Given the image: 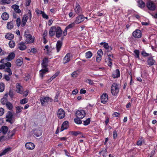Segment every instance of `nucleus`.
Returning <instances> with one entry per match:
<instances>
[{"label": "nucleus", "instance_id": "obj_58", "mask_svg": "<svg viewBox=\"0 0 157 157\" xmlns=\"http://www.w3.org/2000/svg\"><path fill=\"white\" fill-rule=\"evenodd\" d=\"M113 136L114 139H116L117 137V134L116 131L114 130L113 132Z\"/></svg>", "mask_w": 157, "mask_h": 157}, {"label": "nucleus", "instance_id": "obj_48", "mask_svg": "<svg viewBox=\"0 0 157 157\" xmlns=\"http://www.w3.org/2000/svg\"><path fill=\"white\" fill-rule=\"evenodd\" d=\"M90 122V119L89 118L87 119L86 121H84L83 122L84 125L85 126L88 125Z\"/></svg>", "mask_w": 157, "mask_h": 157}, {"label": "nucleus", "instance_id": "obj_44", "mask_svg": "<svg viewBox=\"0 0 157 157\" xmlns=\"http://www.w3.org/2000/svg\"><path fill=\"white\" fill-rule=\"evenodd\" d=\"M75 23L74 21L72 23H71L70 24L67 25V26H66V28L68 29H69L72 28L73 27L75 26Z\"/></svg>", "mask_w": 157, "mask_h": 157}, {"label": "nucleus", "instance_id": "obj_6", "mask_svg": "<svg viewBox=\"0 0 157 157\" xmlns=\"http://www.w3.org/2000/svg\"><path fill=\"white\" fill-rule=\"evenodd\" d=\"M147 7L150 10H154L156 8V6L155 3L151 1H149L147 3Z\"/></svg>", "mask_w": 157, "mask_h": 157}, {"label": "nucleus", "instance_id": "obj_12", "mask_svg": "<svg viewBox=\"0 0 157 157\" xmlns=\"http://www.w3.org/2000/svg\"><path fill=\"white\" fill-rule=\"evenodd\" d=\"M50 99L49 97H41L40 100L41 105H44L46 103L48 102Z\"/></svg>", "mask_w": 157, "mask_h": 157}, {"label": "nucleus", "instance_id": "obj_11", "mask_svg": "<svg viewBox=\"0 0 157 157\" xmlns=\"http://www.w3.org/2000/svg\"><path fill=\"white\" fill-rule=\"evenodd\" d=\"M58 117L60 119L63 118L65 116V113L62 109H59L57 112Z\"/></svg>", "mask_w": 157, "mask_h": 157}, {"label": "nucleus", "instance_id": "obj_32", "mask_svg": "<svg viewBox=\"0 0 157 157\" xmlns=\"http://www.w3.org/2000/svg\"><path fill=\"white\" fill-rule=\"evenodd\" d=\"M33 133L36 136L39 137L41 135L42 132L40 130H35L33 131Z\"/></svg>", "mask_w": 157, "mask_h": 157}, {"label": "nucleus", "instance_id": "obj_55", "mask_svg": "<svg viewBox=\"0 0 157 157\" xmlns=\"http://www.w3.org/2000/svg\"><path fill=\"white\" fill-rule=\"evenodd\" d=\"M59 95V93L58 92H57L56 93V95L55 97V101L56 102H57L58 101V97Z\"/></svg>", "mask_w": 157, "mask_h": 157}, {"label": "nucleus", "instance_id": "obj_59", "mask_svg": "<svg viewBox=\"0 0 157 157\" xmlns=\"http://www.w3.org/2000/svg\"><path fill=\"white\" fill-rule=\"evenodd\" d=\"M4 64L5 65V67L6 66L7 67V68H9L11 66V63L10 62H8L4 63Z\"/></svg>", "mask_w": 157, "mask_h": 157}, {"label": "nucleus", "instance_id": "obj_38", "mask_svg": "<svg viewBox=\"0 0 157 157\" xmlns=\"http://www.w3.org/2000/svg\"><path fill=\"white\" fill-rule=\"evenodd\" d=\"M99 154L103 156V157H106L107 155V150L106 149L102 150L99 152Z\"/></svg>", "mask_w": 157, "mask_h": 157}, {"label": "nucleus", "instance_id": "obj_21", "mask_svg": "<svg viewBox=\"0 0 157 157\" xmlns=\"http://www.w3.org/2000/svg\"><path fill=\"white\" fill-rule=\"evenodd\" d=\"M70 60V54L68 53L67 54L63 60V63H66L69 62Z\"/></svg>", "mask_w": 157, "mask_h": 157}, {"label": "nucleus", "instance_id": "obj_22", "mask_svg": "<svg viewBox=\"0 0 157 157\" xmlns=\"http://www.w3.org/2000/svg\"><path fill=\"white\" fill-rule=\"evenodd\" d=\"M120 72L118 69L116 70L113 71L112 74V77L114 78H118L120 76Z\"/></svg>", "mask_w": 157, "mask_h": 157}, {"label": "nucleus", "instance_id": "obj_2", "mask_svg": "<svg viewBox=\"0 0 157 157\" xmlns=\"http://www.w3.org/2000/svg\"><path fill=\"white\" fill-rule=\"evenodd\" d=\"M28 17H29L30 20H31L32 18V14L30 10H29L27 14L24 15L23 17L21 24V25L22 27H24L25 25Z\"/></svg>", "mask_w": 157, "mask_h": 157}, {"label": "nucleus", "instance_id": "obj_10", "mask_svg": "<svg viewBox=\"0 0 157 157\" xmlns=\"http://www.w3.org/2000/svg\"><path fill=\"white\" fill-rule=\"evenodd\" d=\"M74 10L75 13L78 14L82 13V10L80 6L77 2H76V5L74 8Z\"/></svg>", "mask_w": 157, "mask_h": 157}, {"label": "nucleus", "instance_id": "obj_15", "mask_svg": "<svg viewBox=\"0 0 157 157\" xmlns=\"http://www.w3.org/2000/svg\"><path fill=\"white\" fill-rule=\"evenodd\" d=\"M25 146L27 149L29 150H33L35 147L34 144L31 142L26 143L25 144Z\"/></svg>", "mask_w": 157, "mask_h": 157}, {"label": "nucleus", "instance_id": "obj_26", "mask_svg": "<svg viewBox=\"0 0 157 157\" xmlns=\"http://www.w3.org/2000/svg\"><path fill=\"white\" fill-rule=\"evenodd\" d=\"M113 58L109 57H108V58H106L105 59V62L107 63V64L108 66L111 67L112 66V61L113 60Z\"/></svg>", "mask_w": 157, "mask_h": 157}, {"label": "nucleus", "instance_id": "obj_40", "mask_svg": "<svg viewBox=\"0 0 157 157\" xmlns=\"http://www.w3.org/2000/svg\"><path fill=\"white\" fill-rule=\"evenodd\" d=\"M13 23L12 21L8 22L7 24V28L8 29H11L13 28Z\"/></svg>", "mask_w": 157, "mask_h": 157}, {"label": "nucleus", "instance_id": "obj_62", "mask_svg": "<svg viewBox=\"0 0 157 157\" xmlns=\"http://www.w3.org/2000/svg\"><path fill=\"white\" fill-rule=\"evenodd\" d=\"M42 16L43 18H46V19H48V15L46 14L45 13H44V12L42 13Z\"/></svg>", "mask_w": 157, "mask_h": 157}, {"label": "nucleus", "instance_id": "obj_60", "mask_svg": "<svg viewBox=\"0 0 157 157\" xmlns=\"http://www.w3.org/2000/svg\"><path fill=\"white\" fill-rule=\"evenodd\" d=\"M97 56H101L103 54L102 50L101 49L98 50L97 52Z\"/></svg>", "mask_w": 157, "mask_h": 157}, {"label": "nucleus", "instance_id": "obj_20", "mask_svg": "<svg viewBox=\"0 0 157 157\" xmlns=\"http://www.w3.org/2000/svg\"><path fill=\"white\" fill-rule=\"evenodd\" d=\"M13 114L10 111H8L6 116V117L7 119L6 120L7 121L11 123V121L12 120Z\"/></svg>", "mask_w": 157, "mask_h": 157}, {"label": "nucleus", "instance_id": "obj_25", "mask_svg": "<svg viewBox=\"0 0 157 157\" xmlns=\"http://www.w3.org/2000/svg\"><path fill=\"white\" fill-rule=\"evenodd\" d=\"M62 43L61 41H57V44L56 45L57 52H58L60 51L62 46Z\"/></svg>", "mask_w": 157, "mask_h": 157}, {"label": "nucleus", "instance_id": "obj_28", "mask_svg": "<svg viewBox=\"0 0 157 157\" xmlns=\"http://www.w3.org/2000/svg\"><path fill=\"white\" fill-rule=\"evenodd\" d=\"M12 7L13 9L14 10L15 12L17 13H20L21 12V11L20 9H19V6L16 5H14L12 6Z\"/></svg>", "mask_w": 157, "mask_h": 157}, {"label": "nucleus", "instance_id": "obj_57", "mask_svg": "<svg viewBox=\"0 0 157 157\" xmlns=\"http://www.w3.org/2000/svg\"><path fill=\"white\" fill-rule=\"evenodd\" d=\"M17 25L18 26H19L21 24V20L20 18H17L16 20Z\"/></svg>", "mask_w": 157, "mask_h": 157}, {"label": "nucleus", "instance_id": "obj_56", "mask_svg": "<svg viewBox=\"0 0 157 157\" xmlns=\"http://www.w3.org/2000/svg\"><path fill=\"white\" fill-rule=\"evenodd\" d=\"M143 140L141 139L138 141L136 143V144L138 146H141L142 144Z\"/></svg>", "mask_w": 157, "mask_h": 157}, {"label": "nucleus", "instance_id": "obj_63", "mask_svg": "<svg viewBox=\"0 0 157 157\" xmlns=\"http://www.w3.org/2000/svg\"><path fill=\"white\" fill-rule=\"evenodd\" d=\"M10 75H4V78L7 81H9L10 80Z\"/></svg>", "mask_w": 157, "mask_h": 157}, {"label": "nucleus", "instance_id": "obj_7", "mask_svg": "<svg viewBox=\"0 0 157 157\" xmlns=\"http://www.w3.org/2000/svg\"><path fill=\"white\" fill-rule=\"evenodd\" d=\"M86 115L85 111L83 110H79L77 111L76 113V116L77 117L82 119Z\"/></svg>", "mask_w": 157, "mask_h": 157}, {"label": "nucleus", "instance_id": "obj_23", "mask_svg": "<svg viewBox=\"0 0 157 157\" xmlns=\"http://www.w3.org/2000/svg\"><path fill=\"white\" fill-rule=\"evenodd\" d=\"M56 27L53 26L51 27L49 31V35L51 36H53L56 33Z\"/></svg>", "mask_w": 157, "mask_h": 157}, {"label": "nucleus", "instance_id": "obj_8", "mask_svg": "<svg viewBox=\"0 0 157 157\" xmlns=\"http://www.w3.org/2000/svg\"><path fill=\"white\" fill-rule=\"evenodd\" d=\"M108 97L107 94L106 93H103L101 96V101L103 104H105L108 101Z\"/></svg>", "mask_w": 157, "mask_h": 157}, {"label": "nucleus", "instance_id": "obj_54", "mask_svg": "<svg viewBox=\"0 0 157 157\" xmlns=\"http://www.w3.org/2000/svg\"><path fill=\"white\" fill-rule=\"evenodd\" d=\"M141 55L144 57L148 56L149 54L146 53L145 51H143L141 52Z\"/></svg>", "mask_w": 157, "mask_h": 157}, {"label": "nucleus", "instance_id": "obj_17", "mask_svg": "<svg viewBox=\"0 0 157 157\" xmlns=\"http://www.w3.org/2000/svg\"><path fill=\"white\" fill-rule=\"evenodd\" d=\"M69 127L68 122L67 121H65L63 123L60 129V131L62 132L65 129H67Z\"/></svg>", "mask_w": 157, "mask_h": 157}, {"label": "nucleus", "instance_id": "obj_18", "mask_svg": "<svg viewBox=\"0 0 157 157\" xmlns=\"http://www.w3.org/2000/svg\"><path fill=\"white\" fill-rule=\"evenodd\" d=\"M16 92L20 94H22L23 93V87L20 84L17 83L16 85Z\"/></svg>", "mask_w": 157, "mask_h": 157}, {"label": "nucleus", "instance_id": "obj_16", "mask_svg": "<svg viewBox=\"0 0 157 157\" xmlns=\"http://www.w3.org/2000/svg\"><path fill=\"white\" fill-rule=\"evenodd\" d=\"M48 58H44L43 60L41 63V65L43 68H47V67L48 66Z\"/></svg>", "mask_w": 157, "mask_h": 157}, {"label": "nucleus", "instance_id": "obj_45", "mask_svg": "<svg viewBox=\"0 0 157 157\" xmlns=\"http://www.w3.org/2000/svg\"><path fill=\"white\" fill-rule=\"evenodd\" d=\"M16 63L17 65L18 66H21L23 63L22 59H17L16 61Z\"/></svg>", "mask_w": 157, "mask_h": 157}, {"label": "nucleus", "instance_id": "obj_33", "mask_svg": "<svg viewBox=\"0 0 157 157\" xmlns=\"http://www.w3.org/2000/svg\"><path fill=\"white\" fill-rule=\"evenodd\" d=\"M1 17L3 20H6L9 18V15L6 13H3Z\"/></svg>", "mask_w": 157, "mask_h": 157}, {"label": "nucleus", "instance_id": "obj_36", "mask_svg": "<svg viewBox=\"0 0 157 157\" xmlns=\"http://www.w3.org/2000/svg\"><path fill=\"white\" fill-rule=\"evenodd\" d=\"M6 105L9 110H11L13 108V105L9 101H7L6 104Z\"/></svg>", "mask_w": 157, "mask_h": 157}, {"label": "nucleus", "instance_id": "obj_1", "mask_svg": "<svg viewBox=\"0 0 157 157\" xmlns=\"http://www.w3.org/2000/svg\"><path fill=\"white\" fill-rule=\"evenodd\" d=\"M119 85L117 83H113L111 87V93L113 95H117L119 92Z\"/></svg>", "mask_w": 157, "mask_h": 157}, {"label": "nucleus", "instance_id": "obj_46", "mask_svg": "<svg viewBox=\"0 0 157 157\" xmlns=\"http://www.w3.org/2000/svg\"><path fill=\"white\" fill-rule=\"evenodd\" d=\"M81 119V118L77 117L76 118L74 119V121L77 124H81L82 123V121L80 120Z\"/></svg>", "mask_w": 157, "mask_h": 157}, {"label": "nucleus", "instance_id": "obj_53", "mask_svg": "<svg viewBox=\"0 0 157 157\" xmlns=\"http://www.w3.org/2000/svg\"><path fill=\"white\" fill-rule=\"evenodd\" d=\"M85 82L88 83L89 84L91 85H92L94 84L93 81L90 79H86L85 80Z\"/></svg>", "mask_w": 157, "mask_h": 157}, {"label": "nucleus", "instance_id": "obj_19", "mask_svg": "<svg viewBox=\"0 0 157 157\" xmlns=\"http://www.w3.org/2000/svg\"><path fill=\"white\" fill-rule=\"evenodd\" d=\"M48 72V68H44L42 69L40 71V77L42 78L44 75Z\"/></svg>", "mask_w": 157, "mask_h": 157}, {"label": "nucleus", "instance_id": "obj_30", "mask_svg": "<svg viewBox=\"0 0 157 157\" xmlns=\"http://www.w3.org/2000/svg\"><path fill=\"white\" fill-rule=\"evenodd\" d=\"M138 6L142 8H144L145 6V4L144 2L142 0H139L137 2Z\"/></svg>", "mask_w": 157, "mask_h": 157}, {"label": "nucleus", "instance_id": "obj_4", "mask_svg": "<svg viewBox=\"0 0 157 157\" xmlns=\"http://www.w3.org/2000/svg\"><path fill=\"white\" fill-rule=\"evenodd\" d=\"M25 36L26 37L25 41L27 44L33 43L34 40V38H33L32 36L28 33H25Z\"/></svg>", "mask_w": 157, "mask_h": 157}, {"label": "nucleus", "instance_id": "obj_41", "mask_svg": "<svg viewBox=\"0 0 157 157\" xmlns=\"http://www.w3.org/2000/svg\"><path fill=\"white\" fill-rule=\"evenodd\" d=\"M16 113H18L22 111L23 108L22 107L18 106L16 107Z\"/></svg>", "mask_w": 157, "mask_h": 157}, {"label": "nucleus", "instance_id": "obj_49", "mask_svg": "<svg viewBox=\"0 0 157 157\" xmlns=\"http://www.w3.org/2000/svg\"><path fill=\"white\" fill-rule=\"evenodd\" d=\"M5 71L6 72H8L9 73V75L10 76H11L12 74V72L11 71V69L9 68H6L5 70Z\"/></svg>", "mask_w": 157, "mask_h": 157}, {"label": "nucleus", "instance_id": "obj_13", "mask_svg": "<svg viewBox=\"0 0 157 157\" xmlns=\"http://www.w3.org/2000/svg\"><path fill=\"white\" fill-rule=\"evenodd\" d=\"M56 37L57 38L60 37L62 34V31L59 27H56Z\"/></svg>", "mask_w": 157, "mask_h": 157}, {"label": "nucleus", "instance_id": "obj_9", "mask_svg": "<svg viewBox=\"0 0 157 157\" xmlns=\"http://www.w3.org/2000/svg\"><path fill=\"white\" fill-rule=\"evenodd\" d=\"M133 36L136 38H140L142 35L141 31L139 29H136L132 33Z\"/></svg>", "mask_w": 157, "mask_h": 157}, {"label": "nucleus", "instance_id": "obj_24", "mask_svg": "<svg viewBox=\"0 0 157 157\" xmlns=\"http://www.w3.org/2000/svg\"><path fill=\"white\" fill-rule=\"evenodd\" d=\"M11 148L10 147H7L4 149L2 152L0 154V157L1 156L5 155L7 153L11 151Z\"/></svg>", "mask_w": 157, "mask_h": 157}, {"label": "nucleus", "instance_id": "obj_42", "mask_svg": "<svg viewBox=\"0 0 157 157\" xmlns=\"http://www.w3.org/2000/svg\"><path fill=\"white\" fill-rule=\"evenodd\" d=\"M5 88V85L2 82L0 83V92H2L4 90Z\"/></svg>", "mask_w": 157, "mask_h": 157}, {"label": "nucleus", "instance_id": "obj_43", "mask_svg": "<svg viewBox=\"0 0 157 157\" xmlns=\"http://www.w3.org/2000/svg\"><path fill=\"white\" fill-rule=\"evenodd\" d=\"M92 56V54L90 51H88L86 53V58H90Z\"/></svg>", "mask_w": 157, "mask_h": 157}, {"label": "nucleus", "instance_id": "obj_61", "mask_svg": "<svg viewBox=\"0 0 157 157\" xmlns=\"http://www.w3.org/2000/svg\"><path fill=\"white\" fill-rule=\"evenodd\" d=\"M101 59V56H97L96 57V60L97 62L99 63Z\"/></svg>", "mask_w": 157, "mask_h": 157}, {"label": "nucleus", "instance_id": "obj_29", "mask_svg": "<svg viewBox=\"0 0 157 157\" xmlns=\"http://www.w3.org/2000/svg\"><path fill=\"white\" fill-rule=\"evenodd\" d=\"M5 37L7 39L11 40L13 38L14 35L11 33H8L5 35Z\"/></svg>", "mask_w": 157, "mask_h": 157}, {"label": "nucleus", "instance_id": "obj_35", "mask_svg": "<svg viewBox=\"0 0 157 157\" xmlns=\"http://www.w3.org/2000/svg\"><path fill=\"white\" fill-rule=\"evenodd\" d=\"M134 56L135 58H137L138 60H139L140 59V58L139 56L140 52L139 50H135L134 51Z\"/></svg>", "mask_w": 157, "mask_h": 157}, {"label": "nucleus", "instance_id": "obj_37", "mask_svg": "<svg viewBox=\"0 0 157 157\" xmlns=\"http://www.w3.org/2000/svg\"><path fill=\"white\" fill-rule=\"evenodd\" d=\"M1 130L3 134H5L7 132L8 128L6 126H2V127Z\"/></svg>", "mask_w": 157, "mask_h": 157}, {"label": "nucleus", "instance_id": "obj_50", "mask_svg": "<svg viewBox=\"0 0 157 157\" xmlns=\"http://www.w3.org/2000/svg\"><path fill=\"white\" fill-rule=\"evenodd\" d=\"M1 103L4 105H6V103L7 102V99L5 98H2L1 100Z\"/></svg>", "mask_w": 157, "mask_h": 157}, {"label": "nucleus", "instance_id": "obj_3", "mask_svg": "<svg viewBox=\"0 0 157 157\" xmlns=\"http://www.w3.org/2000/svg\"><path fill=\"white\" fill-rule=\"evenodd\" d=\"M15 55L14 52H12L10 53L7 57L5 59H2L0 62L1 63H4L7 61H10L14 59Z\"/></svg>", "mask_w": 157, "mask_h": 157}, {"label": "nucleus", "instance_id": "obj_64", "mask_svg": "<svg viewBox=\"0 0 157 157\" xmlns=\"http://www.w3.org/2000/svg\"><path fill=\"white\" fill-rule=\"evenodd\" d=\"M4 112V109L0 108V116H2Z\"/></svg>", "mask_w": 157, "mask_h": 157}, {"label": "nucleus", "instance_id": "obj_39", "mask_svg": "<svg viewBox=\"0 0 157 157\" xmlns=\"http://www.w3.org/2000/svg\"><path fill=\"white\" fill-rule=\"evenodd\" d=\"M69 134L71 135L74 136H77L78 135L81 133V132L79 131H70L69 132Z\"/></svg>", "mask_w": 157, "mask_h": 157}, {"label": "nucleus", "instance_id": "obj_34", "mask_svg": "<svg viewBox=\"0 0 157 157\" xmlns=\"http://www.w3.org/2000/svg\"><path fill=\"white\" fill-rule=\"evenodd\" d=\"M155 62V60L152 57H150L147 60L148 64L150 66L153 65Z\"/></svg>", "mask_w": 157, "mask_h": 157}, {"label": "nucleus", "instance_id": "obj_31", "mask_svg": "<svg viewBox=\"0 0 157 157\" xmlns=\"http://www.w3.org/2000/svg\"><path fill=\"white\" fill-rule=\"evenodd\" d=\"M101 45H103V47L104 48H105L106 49H109L110 50H112V48L111 47L109 48L108 44L107 43L105 42H101L100 43Z\"/></svg>", "mask_w": 157, "mask_h": 157}, {"label": "nucleus", "instance_id": "obj_52", "mask_svg": "<svg viewBox=\"0 0 157 157\" xmlns=\"http://www.w3.org/2000/svg\"><path fill=\"white\" fill-rule=\"evenodd\" d=\"M78 74L77 71H74L71 74V76L73 78H76L77 77Z\"/></svg>", "mask_w": 157, "mask_h": 157}, {"label": "nucleus", "instance_id": "obj_5", "mask_svg": "<svg viewBox=\"0 0 157 157\" xmlns=\"http://www.w3.org/2000/svg\"><path fill=\"white\" fill-rule=\"evenodd\" d=\"M84 19L85 18L84 16L83 15L80 14L76 17L74 22L76 24H78L83 22Z\"/></svg>", "mask_w": 157, "mask_h": 157}, {"label": "nucleus", "instance_id": "obj_51", "mask_svg": "<svg viewBox=\"0 0 157 157\" xmlns=\"http://www.w3.org/2000/svg\"><path fill=\"white\" fill-rule=\"evenodd\" d=\"M28 101L26 98H24L21 100L20 101V103L24 104L27 102Z\"/></svg>", "mask_w": 157, "mask_h": 157}, {"label": "nucleus", "instance_id": "obj_14", "mask_svg": "<svg viewBox=\"0 0 157 157\" xmlns=\"http://www.w3.org/2000/svg\"><path fill=\"white\" fill-rule=\"evenodd\" d=\"M18 48L19 50L23 51L27 47L25 43L21 42L18 44Z\"/></svg>", "mask_w": 157, "mask_h": 157}, {"label": "nucleus", "instance_id": "obj_47", "mask_svg": "<svg viewBox=\"0 0 157 157\" xmlns=\"http://www.w3.org/2000/svg\"><path fill=\"white\" fill-rule=\"evenodd\" d=\"M9 44L10 47L13 48L14 47L15 45V43L13 41H10L9 42Z\"/></svg>", "mask_w": 157, "mask_h": 157}, {"label": "nucleus", "instance_id": "obj_27", "mask_svg": "<svg viewBox=\"0 0 157 157\" xmlns=\"http://www.w3.org/2000/svg\"><path fill=\"white\" fill-rule=\"evenodd\" d=\"M16 129H14L11 132H9L8 133L7 136L8 139H11L15 133Z\"/></svg>", "mask_w": 157, "mask_h": 157}]
</instances>
